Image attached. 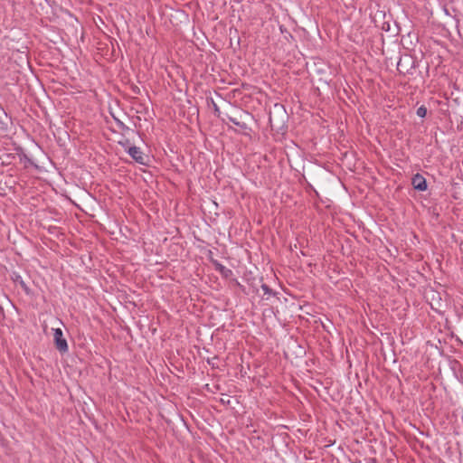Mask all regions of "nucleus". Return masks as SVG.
Wrapping results in <instances>:
<instances>
[{
    "label": "nucleus",
    "instance_id": "obj_1",
    "mask_svg": "<svg viewBox=\"0 0 463 463\" xmlns=\"http://www.w3.org/2000/svg\"><path fill=\"white\" fill-rule=\"evenodd\" d=\"M53 339L56 349L61 354L67 353L69 350L66 339L63 337V332L61 328L53 329Z\"/></svg>",
    "mask_w": 463,
    "mask_h": 463
},
{
    "label": "nucleus",
    "instance_id": "obj_2",
    "mask_svg": "<svg viewBox=\"0 0 463 463\" xmlns=\"http://www.w3.org/2000/svg\"><path fill=\"white\" fill-rule=\"evenodd\" d=\"M128 155L138 164L146 165L147 156H146L140 147L136 146H128L127 149Z\"/></svg>",
    "mask_w": 463,
    "mask_h": 463
},
{
    "label": "nucleus",
    "instance_id": "obj_3",
    "mask_svg": "<svg viewBox=\"0 0 463 463\" xmlns=\"http://www.w3.org/2000/svg\"><path fill=\"white\" fill-rule=\"evenodd\" d=\"M411 184L415 190L425 191L427 190L426 179L420 174L413 175L411 179Z\"/></svg>",
    "mask_w": 463,
    "mask_h": 463
},
{
    "label": "nucleus",
    "instance_id": "obj_4",
    "mask_svg": "<svg viewBox=\"0 0 463 463\" xmlns=\"http://www.w3.org/2000/svg\"><path fill=\"white\" fill-rule=\"evenodd\" d=\"M409 64H412L411 57L405 56L404 58H401L397 63V70L400 73L405 74L409 71V68L407 67Z\"/></svg>",
    "mask_w": 463,
    "mask_h": 463
},
{
    "label": "nucleus",
    "instance_id": "obj_5",
    "mask_svg": "<svg viewBox=\"0 0 463 463\" xmlns=\"http://www.w3.org/2000/svg\"><path fill=\"white\" fill-rule=\"evenodd\" d=\"M212 263L213 264L215 270L220 272L222 277L229 278L232 274V271L230 269L221 264L218 260H212Z\"/></svg>",
    "mask_w": 463,
    "mask_h": 463
},
{
    "label": "nucleus",
    "instance_id": "obj_6",
    "mask_svg": "<svg viewBox=\"0 0 463 463\" xmlns=\"http://www.w3.org/2000/svg\"><path fill=\"white\" fill-rule=\"evenodd\" d=\"M228 119L230 122L238 126L241 129L245 130L248 128V126L245 122L241 121L239 118L233 116H228Z\"/></svg>",
    "mask_w": 463,
    "mask_h": 463
},
{
    "label": "nucleus",
    "instance_id": "obj_7",
    "mask_svg": "<svg viewBox=\"0 0 463 463\" xmlns=\"http://www.w3.org/2000/svg\"><path fill=\"white\" fill-rule=\"evenodd\" d=\"M416 114L420 118H425L427 115V108L425 106H420L417 109Z\"/></svg>",
    "mask_w": 463,
    "mask_h": 463
},
{
    "label": "nucleus",
    "instance_id": "obj_8",
    "mask_svg": "<svg viewBox=\"0 0 463 463\" xmlns=\"http://www.w3.org/2000/svg\"><path fill=\"white\" fill-rule=\"evenodd\" d=\"M261 288L264 291L265 295H275V292L267 284H262Z\"/></svg>",
    "mask_w": 463,
    "mask_h": 463
},
{
    "label": "nucleus",
    "instance_id": "obj_9",
    "mask_svg": "<svg viewBox=\"0 0 463 463\" xmlns=\"http://www.w3.org/2000/svg\"><path fill=\"white\" fill-rule=\"evenodd\" d=\"M212 103H213V110H214V113L219 116L220 115V109L219 107L214 103V101L212 99Z\"/></svg>",
    "mask_w": 463,
    "mask_h": 463
},
{
    "label": "nucleus",
    "instance_id": "obj_10",
    "mask_svg": "<svg viewBox=\"0 0 463 463\" xmlns=\"http://www.w3.org/2000/svg\"><path fill=\"white\" fill-rule=\"evenodd\" d=\"M20 285L22 286V288H23L26 292L28 291V288H27L26 284H25L23 280H21V281H20Z\"/></svg>",
    "mask_w": 463,
    "mask_h": 463
},
{
    "label": "nucleus",
    "instance_id": "obj_11",
    "mask_svg": "<svg viewBox=\"0 0 463 463\" xmlns=\"http://www.w3.org/2000/svg\"><path fill=\"white\" fill-rule=\"evenodd\" d=\"M121 128H128L122 122H118Z\"/></svg>",
    "mask_w": 463,
    "mask_h": 463
}]
</instances>
